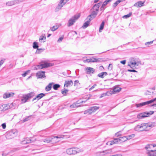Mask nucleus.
Returning a JSON list of instances; mask_svg holds the SVG:
<instances>
[{
  "label": "nucleus",
  "instance_id": "obj_1",
  "mask_svg": "<svg viewBox=\"0 0 156 156\" xmlns=\"http://www.w3.org/2000/svg\"><path fill=\"white\" fill-rule=\"evenodd\" d=\"M153 126H154L152 123H142L136 126L134 129L136 131H146L148 130V127H152Z\"/></svg>",
  "mask_w": 156,
  "mask_h": 156
},
{
  "label": "nucleus",
  "instance_id": "obj_2",
  "mask_svg": "<svg viewBox=\"0 0 156 156\" xmlns=\"http://www.w3.org/2000/svg\"><path fill=\"white\" fill-rule=\"evenodd\" d=\"M64 136L59 135L56 136H51L49 137H48L45 139H44L43 141L44 142L47 143H48L50 142H53L54 141L55 142H58L59 141V140H57V139L60 138H63Z\"/></svg>",
  "mask_w": 156,
  "mask_h": 156
},
{
  "label": "nucleus",
  "instance_id": "obj_3",
  "mask_svg": "<svg viewBox=\"0 0 156 156\" xmlns=\"http://www.w3.org/2000/svg\"><path fill=\"white\" fill-rule=\"evenodd\" d=\"M17 134V133L16 130H12L6 133V138L8 139H12L16 137Z\"/></svg>",
  "mask_w": 156,
  "mask_h": 156
},
{
  "label": "nucleus",
  "instance_id": "obj_4",
  "mask_svg": "<svg viewBox=\"0 0 156 156\" xmlns=\"http://www.w3.org/2000/svg\"><path fill=\"white\" fill-rule=\"evenodd\" d=\"M80 16V14H77L73 16L69 20L68 23V27H70L73 25L76 22V21L77 20Z\"/></svg>",
  "mask_w": 156,
  "mask_h": 156
},
{
  "label": "nucleus",
  "instance_id": "obj_5",
  "mask_svg": "<svg viewBox=\"0 0 156 156\" xmlns=\"http://www.w3.org/2000/svg\"><path fill=\"white\" fill-rule=\"evenodd\" d=\"M14 103H12L10 105L3 104L0 106V111L4 112L10 108H13Z\"/></svg>",
  "mask_w": 156,
  "mask_h": 156
},
{
  "label": "nucleus",
  "instance_id": "obj_6",
  "mask_svg": "<svg viewBox=\"0 0 156 156\" xmlns=\"http://www.w3.org/2000/svg\"><path fill=\"white\" fill-rule=\"evenodd\" d=\"M156 101V98L154 99L142 103L136 104L135 105L137 108L141 107L144 106L148 105Z\"/></svg>",
  "mask_w": 156,
  "mask_h": 156
},
{
  "label": "nucleus",
  "instance_id": "obj_7",
  "mask_svg": "<svg viewBox=\"0 0 156 156\" xmlns=\"http://www.w3.org/2000/svg\"><path fill=\"white\" fill-rule=\"evenodd\" d=\"M153 111H150V112H144L140 113L137 115V118L139 119H142L148 117L149 115L153 114Z\"/></svg>",
  "mask_w": 156,
  "mask_h": 156
},
{
  "label": "nucleus",
  "instance_id": "obj_8",
  "mask_svg": "<svg viewBox=\"0 0 156 156\" xmlns=\"http://www.w3.org/2000/svg\"><path fill=\"white\" fill-rule=\"evenodd\" d=\"M99 108L98 107L93 106L90 107L89 108L84 111V114H90L93 112H95L96 110Z\"/></svg>",
  "mask_w": 156,
  "mask_h": 156
},
{
  "label": "nucleus",
  "instance_id": "obj_9",
  "mask_svg": "<svg viewBox=\"0 0 156 156\" xmlns=\"http://www.w3.org/2000/svg\"><path fill=\"white\" fill-rule=\"evenodd\" d=\"M66 152L69 154H75L79 152V150L78 148H71L67 149Z\"/></svg>",
  "mask_w": 156,
  "mask_h": 156
},
{
  "label": "nucleus",
  "instance_id": "obj_10",
  "mask_svg": "<svg viewBox=\"0 0 156 156\" xmlns=\"http://www.w3.org/2000/svg\"><path fill=\"white\" fill-rule=\"evenodd\" d=\"M98 13V12L97 11L91 9V14L87 17V18L89 19H90L92 20L96 17Z\"/></svg>",
  "mask_w": 156,
  "mask_h": 156
},
{
  "label": "nucleus",
  "instance_id": "obj_11",
  "mask_svg": "<svg viewBox=\"0 0 156 156\" xmlns=\"http://www.w3.org/2000/svg\"><path fill=\"white\" fill-rule=\"evenodd\" d=\"M45 72L44 71H40L36 73V76L37 79L42 78L45 77Z\"/></svg>",
  "mask_w": 156,
  "mask_h": 156
},
{
  "label": "nucleus",
  "instance_id": "obj_12",
  "mask_svg": "<svg viewBox=\"0 0 156 156\" xmlns=\"http://www.w3.org/2000/svg\"><path fill=\"white\" fill-rule=\"evenodd\" d=\"M41 64L42 65V68L43 69L45 68H48L51 66L54 65V63H48L45 62L41 63Z\"/></svg>",
  "mask_w": 156,
  "mask_h": 156
},
{
  "label": "nucleus",
  "instance_id": "obj_13",
  "mask_svg": "<svg viewBox=\"0 0 156 156\" xmlns=\"http://www.w3.org/2000/svg\"><path fill=\"white\" fill-rule=\"evenodd\" d=\"M15 94L13 92H6L3 95V98H7L11 97H12Z\"/></svg>",
  "mask_w": 156,
  "mask_h": 156
},
{
  "label": "nucleus",
  "instance_id": "obj_14",
  "mask_svg": "<svg viewBox=\"0 0 156 156\" xmlns=\"http://www.w3.org/2000/svg\"><path fill=\"white\" fill-rule=\"evenodd\" d=\"M95 71V70L94 68L90 67H87L86 68V72L88 74L94 73Z\"/></svg>",
  "mask_w": 156,
  "mask_h": 156
},
{
  "label": "nucleus",
  "instance_id": "obj_15",
  "mask_svg": "<svg viewBox=\"0 0 156 156\" xmlns=\"http://www.w3.org/2000/svg\"><path fill=\"white\" fill-rule=\"evenodd\" d=\"M45 96V94L43 93H41L37 95V96H36L35 97V98H34L33 99L32 101H34L35 100H37L36 101V102L37 101H38V100H39L40 99H41V98H43Z\"/></svg>",
  "mask_w": 156,
  "mask_h": 156
},
{
  "label": "nucleus",
  "instance_id": "obj_16",
  "mask_svg": "<svg viewBox=\"0 0 156 156\" xmlns=\"http://www.w3.org/2000/svg\"><path fill=\"white\" fill-rule=\"evenodd\" d=\"M156 145H153L152 144H149L147 145L145 148L146 150L148 151V152L151 151H153L152 150H151L152 147H154Z\"/></svg>",
  "mask_w": 156,
  "mask_h": 156
},
{
  "label": "nucleus",
  "instance_id": "obj_17",
  "mask_svg": "<svg viewBox=\"0 0 156 156\" xmlns=\"http://www.w3.org/2000/svg\"><path fill=\"white\" fill-rule=\"evenodd\" d=\"M64 5H63V3L60 1V2L56 6L55 9V11L56 12H58L61 9L62 7Z\"/></svg>",
  "mask_w": 156,
  "mask_h": 156
},
{
  "label": "nucleus",
  "instance_id": "obj_18",
  "mask_svg": "<svg viewBox=\"0 0 156 156\" xmlns=\"http://www.w3.org/2000/svg\"><path fill=\"white\" fill-rule=\"evenodd\" d=\"M19 2V0L11 1L7 2L6 4L7 5L10 6L15 4Z\"/></svg>",
  "mask_w": 156,
  "mask_h": 156
},
{
  "label": "nucleus",
  "instance_id": "obj_19",
  "mask_svg": "<svg viewBox=\"0 0 156 156\" xmlns=\"http://www.w3.org/2000/svg\"><path fill=\"white\" fill-rule=\"evenodd\" d=\"M101 6V4L99 3L98 4H95L93 7L92 9L95 11L98 12L99 9Z\"/></svg>",
  "mask_w": 156,
  "mask_h": 156
},
{
  "label": "nucleus",
  "instance_id": "obj_20",
  "mask_svg": "<svg viewBox=\"0 0 156 156\" xmlns=\"http://www.w3.org/2000/svg\"><path fill=\"white\" fill-rule=\"evenodd\" d=\"M119 140L117 138H115L113 140L109 141L107 142V144L108 145H111L116 144L117 143H118Z\"/></svg>",
  "mask_w": 156,
  "mask_h": 156
},
{
  "label": "nucleus",
  "instance_id": "obj_21",
  "mask_svg": "<svg viewBox=\"0 0 156 156\" xmlns=\"http://www.w3.org/2000/svg\"><path fill=\"white\" fill-rule=\"evenodd\" d=\"M86 20H88L87 21L84 23L82 27L84 28H86L89 26L90 23V21L92 20L90 19V20L89 19H87V18H86Z\"/></svg>",
  "mask_w": 156,
  "mask_h": 156
},
{
  "label": "nucleus",
  "instance_id": "obj_22",
  "mask_svg": "<svg viewBox=\"0 0 156 156\" xmlns=\"http://www.w3.org/2000/svg\"><path fill=\"white\" fill-rule=\"evenodd\" d=\"M128 66H129L130 68L134 69L136 66H138V64L136 63L133 62H132L130 61V62L128 64Z\"/></svg>",
  "mask_w": 156,
  "mask_h": 156
},
{
  "label": "nucleus",
  "instance_id": "obj_23",
  "mask_svg": "<svg viewBox=\"0 0 156 156\" xmlns=\"http://www.w3.org/2000/svg\"><path fill=\"white\" fill-rule=\"evenodd\" d=\"M73 82L72 80L70 81H66L65 82L64 87L66 86L67 87L72 86L73 85Z\"/></svg>",
  "mask_w": 156,
  "mask_h": 156
},
{
  "label": "nucleus",
  "instance_id": "obj_24",
  "mask_svg": "<svg viewBox=\"0 0 156 156\" xmlns=\"http://www.w3.org/2000/svg\"><path fill=\"white\" fill-rule=\"evenodd\" d=\"M144 2H142V1H139L135 3L134 5V6L137 7H140L144 5Z\"/></svg>",
  "mask_w": 156,
  "mask_h": 156
},
{
  "label": "nucleus",
  "instance_id": "obj_25",
  "mask_svg": "<svg viewBox=\"0 0 156 156\" xmlns=\"http://www.w3.org/2000/svg\"><path fill=\"white\" fill-rule=\"evenodd\" d=\"M117 139H118V140H119V143H121V142H123L127 140V138L126 136L120 137Z\"/></svg>",
  "mask_w": 156,
  "mask_h": 156
},
{
  "label": "nucleus",
  "instance_id": "obj_26",
  "mask_svg": "<svg viewBox=\"0 0 156 156\" xmlns=\"http://www.w3.org/2000/svg\"><path fill=\"white\" fill-rule=\"evenodd\" d=\"M121 89L119 87L117 86L114 87L112 93L114 94H115L116 93L119 92L121 90Z\"/></svg>",
  "mask_w": 156,
  "mask_h": 156
},
{
  "label": "nucleus",
  "instance_id": "obj_27",
  "mask_svg": "<svg viewBox=\"0 0 156 156\" xmlns=\"http://www.w3.org/2000/svg\"><path fill=\"white\" fill-rule=\"evenodd\" d=\"M130 61L132 62H133L136 63L137 64H139L140 62V61L139 60L138 58H131Z\"/></svg>",
  "mask_w": 156,
  "mask_h": 156
},
{
  "label": "nucleus",
  "instance_id": "obj_28",
  "mask_svg": "<svg viewBox=\"0 0 156 156\" xmlns=\"http://www.w3.org/2000/svg\"><path fill=\"white\" fill-rule=\"evenodd\" d=\"M53 83H50L45 88L46 91H48L51 89Z\"/></svg>",
  "mask_w": 156,
  "mask_h": 156
},
{
  "label": "nucleus",
  "instance_id": "obj_29",
  "mask_svg": "<svg viewBox=\"0 0 156 156\" xmlns=\"http://www.w3.org/2000/svg\"><path fill=\"white\" fill-rule=\"evenodd\" d=\"M35 93L34 92H32L30 93H29L27 94H25L26 97H27V98L29 99L32 97L34 96Z\"/></svg>",
  "mask_w": 156,
  "mask_h": 156
},
{
  "label": "nucleus",
  "instance_id": "obj_30",
  "mask_svg": "<svg viewBox=\"0 0 156 156\" xmlns=\"http://www.w3.org/2000/svg\"><path fill=\"white\" fill-rule=\"evenodd\" d=\"M155 146L156 147V145H155ZM153 151H151L150 152H148V154L150 156H156V149L154 150H152Z\"/></svg>",
  "mask_w": 156,
  "mask_h": 156
},
{
  "label": "nucleus",
  "instance_id": "obj_31",
  "mask_svg": "<svg viewBox=\"0 0 156 156\" xmlns=\"http://www.w3.org/2000/svg\"><path fill=\"white\" fill-rule=\"evenodd\" d=\"M107 75V73L106 72H103L98 74V76L101 78H103L104 77V75L106 76Z\"/></svg>",
  "mask_w": 156,
  "mask_h": 156
},
{
  "label": "nucleus",
  "instance_id": "obj_32",
  "mask_svg": "<svg viewBox=\"0 0 156 156\" xmlns=\"http://www.w3.org/2000/svg\"><path fill=\"white\" fill-rule=\"evenodd\" d=\"M91 97V95L90 94H88L84 95L83 98V99H85L86 101L90 99Z\"/></svg>",
  "mask_w": 156,
  "mask_h": 156
},
{
  "label": "nucleus",
  "instance_id": "obj_33",
  "mask_svg": "<svg viewBox=\"0 0 156 156\" xmlns=\"http://www.w3.org/2000/svg\"><path fill=\"white\" fill-rule=\"evenodd\" d=\"M59 26L56 24L55 25L53 26L52 27L50 28V30L52 31H54L57 30L59 27Z\"/></svg>",
  "mask_w": 156,
  "mask_h": 156
},
{
  "label": "nucleus",
  "instance_id": "obj_34",
  "mask_svg": "<svg viewBox=\"0 0 156 156\" xmlns=\"http://www.w3.org/2000/svg\"><path fill=\"white\" fill-rule=\"evenodd\" d=\"M27 98V97H26L25 95H23L21 100V102L22 103H25L28 100V98Z\"/></svg>",
  "mask_w": 156,
  "mask_h": 156
},
{
  "label": "nucleus",
  "instance_id": "obj_35",
  "mask_svg": "<svg viewBox=\"0 0 156 156\" xmlns=\"http://www.w3.org/2000/svg\"><path fill=\"white\" fill-rule=\"evenodd\" d=\"M104 25L105 22L104 21H103L101 23L99 27V32H101L102 31V30H103L104 27Z\"/></svg>",
  "mask_w": 156,
  "mask_h": 156
},
{
  "label": "nucleus",
  "instance_id": "obj_36",
  "mask_svg": "<svg viewBox=\"0 0 156 156\" xmlns=\"http://www.w3.org/2000/svg\"><path fill=\"white\" fill-rule=\"evenodd\" d=\"M39 46L38 45V43L36 42H34L33 44V47L34 49L38 48Z\"/></svg>",
  "mask_w": 156,
  "mask_h": 156
},
{
  "label": "nucleus",
  "instance_id": "obj_37",
  "mask_svg": "<svg viewBox=\"0 0 156 156\" xmlns=\"http://www.w3.org/2000/svg\"><path fill=\"white\" fill-rule=\"evenodd\" d=\"M120 3L118 0L116 1L115 2L113 3L112 4V7L113 9L116 8L117 5Z\"/></svg>",
  "mask_w": 156,
  "mask_h": 156
},
{
  "label": "nucleus",
  "instance_id": "obj_38",
  "mask_svg": "<svg viewBox=\"0 0 156 156\" xmlns=\"http://www.w3.org/2000/svg\"><path fill=\"white\" fill-rule=\"evenodd\" d=\"M86 101V100H83L82 99H80L79 100H78L76 103L77 104L79 105L83 103V102H85Z\"/></svg>",
  "mask_w": 156,
  "mask_h": 156
},
{
  "label": "nucleus",
  "instance_id": "obj_39",
  "mask_svg": "<svg viewBox=\"0 0 156 156\" xmlns=\"http://www.w3.org/2000/svg\"><path fill=\"white\" fill-rule=\"evenodd\" d=\"M60 85L58 84H55L53 85V88L54 90H57L60 87Z\"/></svg>",
  "mask_w": 156,
  "mask_h": 156
},
{
  "label": "nucleus",
  "instance_id": "obj_40",
  "mask_svg": "<svg viewBox=\"0 0 156 156\" xmlns=\"http://www.w3.org/2000/svg\"><path fill=\"white\" fill-rule=\"evenodd\" d=\"M31 140L29 138L26 139L25 140H24L23 143V144H29L31 142Z\"/></svg>",
  "mask_w": 156,
  "mask_h": 156
},
{
  "label": "nucleus",
  "instance_id": "obj_41",
  "mask_svg": "<svg viewBox=\"0 0 156 156\" xmlns=\"http://www.w3.org/2000/svg\"><path fill=\"white\" fill-rule=\"evenodd\" d=\"M46 37L45 35L44 36H41L39 38V41L40 42H42V40H44L43 42H45V41L46 40Z\"/></svg>",
  "mask_w": 156,
  "mask_h": 156
},
{
  "label": "nucleus",
  "instance_id": "obj_42",
  "mask_svg": "<svg viewBox=\"0 0 156 156\" xmlns=\"http://www.w3.org/2000/svg\"><path fill=\"white\" fill-rule=\"evenodd\" d=\"M80 105L77 104L76 103H74L72 105H70V107L71 108H76L79 107Z\"/></svg>",
  "mask_w": 156,
  "mask_h": 156
},
{
  "label": "nucleus",
  "instance_id": "obj_43",
  "mask_svg": "<svg viewBox=\"0 0 156 156\" xmlns=\"http://www.w3.org/2000/svg\"><path fill=\"white\" fill-rule=\"evenodd\" d=\"M80 105L77 104L76 103H74L72 105H70V107L71 108H76L79 107Z\"/></svg>",
  "mask_w": 156,
  "mask_h": 156
},
{
  "label": "nucleus",
  "instance_id": "obj_44",
  "mask_svg": "<svg viewBox=\"0 0 156 156\" xmlns=\"http://www.w3.org/2000/svg\"><path fill=\"white\" fill-rule=\"evenodd\" d=\"M135 136V134H133L126 136L127 138V140H129L134 137Z\"/></svg>",
  "mask_w": 156,
  "mask_h": 156
},
{
  "label": "nucleus",
  "instance_id": "obj_45",
  "mask_svg": "<svg viewBox=\"0 0 156 156\" xmlns=\"http://www.w3.org/2000/svg\"><path fill=\"white\" fill-rule=\"evenodd\" d=\"M42 65L41 63L39 65H37L36 67H35V69H43L42 68Z\"/></svg>",
  "mask_w": 156,
  "mask_h": 156
},
{
  "label": "nucleus",
  "instance_id": "obj_46",
  "mask_svg": "<svg viewBox=\"0 0 156 156\" xmlns=\"http://www.w3.org/2000/svg\"><path fill=\"white\" fill-rule=\"evenodd\" d=\"M132 14L131 12H129L128 14L125 15L123 16V18L127 19L130 17Z\"/></svg>",
  "mask_w": 156,
  "mask_h": 156
},
{
  "label": "nucleus",
  "instance_id": "obj_47",
  "mask_svg": "<svg viewBox=\"0 0 156 156\" xmlns=\"http://www.w3.org/2000/svg\"><path fill=\"white\" fill-rule=\"evenodd\" d=\"M92 62H99V60L98 59H97L94 57H92L91 58Z\"/></svg>",
  "mask_w": 156,
  "mask_h": 156
},
{
  "label": "nucleus",
  "instance_id": "obj_48",
  "mask_svg": "<svg viewBox=\"0 0 156 156\" xmlns=\"http://www.w3.org/2000/svg\"><path fill=\"white\" fill-rule=\"evenodd\" d=\"M69 90L67 89H66L64 90H62L61 93L62 94L65 95H66V93L68 92Z\"/></svg>",
  "mask_w": 156,
  "mask_h": 156
},
{
  "label": "nucleus",
  "instance_id": "obj_49",
  "mask_svg": "<svg viewBox=\"0 0 156 156\" xmlns=\"http://www.w3.org/2000/svg\"><path fill=\"white\" fill-rule=\"evenodd\" d=\"M69 0H61L60 1L63 3V5H65Z\"/></svg>",
  "mask_w": 156,
  "mask_h": 156
},
{
  "label": "nucleus",
  "instance_id": "obj_50",
  "mask_svg": "<svg viewBox=\"0 0 156 156\" xmlns=\"http://www.w3.org/2000/svg\"><path fill=\"white\" fill-rule=\"evenodd\" d=\"M64 38V36H62L61 37H60L58 40L57 42H61L62 40Z\"/></svg>",
  "mask_w": 156,
  "mask_h": 156
},
{
  "label": "nucleus",
  "instance_id": "obj_51",
  "mask_svg": "<svg viewBox=\"0 0 156 156\" xmlns=\"http://www.w3.org/2000/svg\"><path fill=\"white\" fill-rule=\"evenodd\" d=\"M30 118V117L29 116H28L26 117V118L24 119L23 120V122H24L26 121H27L29 120V119Z\"/></svg>",
  "mask_w": 156,
  "mask_h": 156
},
{
  "label": "nucleus",
  "instance_id": "obj_52",
  "mask_svg": "<svg viewBox=\"0 0 156 156\" xmlns=\"http://www.w3.org/2000/svg\"><path fill=\"white\" fill-rule=\"evenodd\" d=\"M1 126L3 129H5L6 127V125L5 123H2L1 125Z\"/></svg>",
  "mask_w": 156,
  "mask_h": 156
},
{
  "label": "nucleus",
  "instance_id": "obj_53",
  "mask_svg": "<svg viewBox=\"0 0 156 156\" xmlns=\"http://www.w3.org/2000/svg\"><path fill=\"white\" fill-rule=\"evenodd\" d=\"M112 69V64H109L108 67V69L109 70H111Z\"/></svg>",
  "mask_w": 156,
  "mask_h": 156
},
{
  "label": "nucleus",
  "instance_id": "obj_54",
  "mask_svg": "<svg viewBox=\"0 0 156 156\" xmlns=\"http://www.w3.org/2000/svg\"><path fill=\"white\" fill-rule=\"evenodd\" d=\"M29 71V70L25 72L24 73L22 74V76H23L24 77H25L27 74L28 73Z\"/></svg>",
  "mask_w": 156,
  "mask_h": 156
},
{
  "label": "nucleus",
  "instance_id": "obj_55",
  "mask_svg": "<svg viewBox=\"0 0 156 156\" xmlns=\"http://www.w3.org/2000/svg\"><path fill=\"white\" fill-rule=\"evenodd\" d=\"M79 83V81L78 80H76L75 81H74V86H77L78 85V84Z\"/></svg>",
  "mask_w": 156,
  "mask_h": 156
},
{
  "label": "nucleus",
  "instance_id": "obj_56",
  "mask_svg": "<svg viewBox=\"0 0 156 156\" xmlns=\"http://www.w3.org/2000/svg\"><path fill=\"white\" fill-rule=\"evenodd\" d=\"M153 41H152L150 42H147L145 43V44L146 45H147L151 44H152Z\"/></svg>",
  "mask_w": 156,
  "mask_h": 156
},
{
  "label": "nucleus",
  "instance_id": "obj_57",
  "mask_svg": "<svg viewBox=\"0 0 156 156\" xmlns=\"http://www.w3.org/2000/svg\"><path fill=\"white\" fill-rule=\"evenodd\" d=\"M127 71L129 72H136L137 71L135 69H128Z\"/></svg>",
  "mask_w": 156,
  "mask_h": 156
},
{
  "label": "nucleus",
  "instance_id": "obj_58",
  "mask_svg": "<svg viewBox=\"0 0 156 156\" xmlns=\"http://www.w3.org/2000/svg\"><path fill=\"white\" fill-rule=\"evenodd\" d=\"M84 62H87L89 63L90 62H92L91 58L87 59L86 60L84 61Z\"/></svg>",
  "mask_w": 156,
  "mask_h": 156
},
{
  "label": "nucleus",
  "instance_id": "obj_59",
  "mask_svg": "<svg viewBox=\"0 0 156 156\" xmlns=\"http://www.w3.org/2000/svg\"><path fill=\"white\" fill-rule=\"evenodd\" d=\"M105 8V7L102 5V6H101L100 8V10L101 11H104Z\"/></svg>",
  "mask_w": 156,
  "mask_h": 156
},
{
  "label": "nucleus",
  "instance_id": "obj_60",
  "mask_svg": "<svg viewBox=\"0 0 156 156\" xmlns=\"http://www.w3.org/2000/svg\"><path fill=\"white\" fill-rule=\"evenodd\" d=\"M120 63L123 65H125V64L126 63V60H123L122 61L120 62Z\"/></svg>",
  "mask_w": 156,
  "mask_h": 156
},
{
  "label": "nucleus",
  "instance_id": "obj_61",
  "mask_svg": "<svg viewBox=\"0 0 156 156\" xmlns=\"http://www.w3.org/2000/svg\"><path fill=\"white\" fill-rule=\"evenodd\" d=\"M108 4L105 2V1L102 4V5L104 7H105Z\"/></svg>",
  "mask_w": 156,
  "mask_h": 156
},
{
  "label": "nucleus",
  "instance_id": "obj_62",
  "mask_svg": "<svg viewBox=\"0 0 156 156\" xmlns=\"http://www.w3.org/2000/svg\"><path fill=\"white\" fill-rule=\"evenodd\" d=\"M40 49L39 48L37 49V51H36V53L37 54H39L41 52L40 51Z\"/></svg>",
  "mask_w": 156,
  "mask_h": 156
},
{
  "label": "nucleus",
  "instance_id": "obj_63",
  "mask_svg": "<svg viewBox=\"0 0 156 156\" xmlns=\"http://www.w3.org/2000/svg\"><path fill=\"white\" fill-rule=\"evenodd\" d=\"M4 60H2L0 61V66H1L4 63Z\"/></svg>",
  "mask_w": 156,
  "mask_h": 156
},
{
  "label": "nucleus",
  "instance_id": "obj_64",
  "mask_svg": "<svg viewBox=\"0 0 156 156\" xmlns=\"http://www.w3.org/2000/svg\"><path fill=\"white\" fill-rule=\"evenodd\" d=\"M96 84H94L89 89L90 90H91L92 89L94 88L95 86H96Z\"/></svg>",
  "mask_w": 156,
  "mask_h": 156
}]
</instances>
